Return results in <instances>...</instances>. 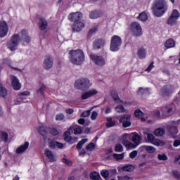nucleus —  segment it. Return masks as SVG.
<instances>
[{"instance_id": "9", "label": "nucleus", "mask_w": 180, "mask_h": 180, "mask_svg": "<svg viewBox=\"0 0 180 180\" xmlns=\"http://www.w3.org/2000/svg\"><path fill=\"white\" fill-rule=\"evenodd\" d=\"M129 30L133 36H136V37H139L143 34L141 25L137 22H133L129 26Z\"/></svg>"}, {"instance_id": "36", "label": "nucleus", "mask_w": 180, "mask_h": 180, "mask_svg": "<svg viewBox=\"0 0 180 180\" xmlns=\"http://www.w3.org/2000/svg\"><path fill=\"white\" fill-rule=\"evenodd\" d=\"M0 141H8V133L5 131L0 132Z\"/></svg>"}, {"instance_id": "26", "label": "nucleus", "mask_w": 180, "mask_h": 180, "mask_svg": "<svg viewBox=\"0 0 180 180\" xmlns=\"http://www.w3.org/2000/svg\"><path fill=\"white\" fill-rule=\"evenodd\" d=\"M174 46H175V41H174L173 39H169L165 43V47L166 49H172V47H174Z\"/></svg>"}, {"instance_id": "16", "label": "nucleus", "mask_w": 180, "mask_h": 180, "mask_svg": "<svg viewBox=\"0 0 180 180\" xmlns=\"http://www.w3.org/2000/svg\"><path fill=\"white\" fill-rule=\"evenodd\" d=\"M9 28L8 27V24L6 22H0V37H5L8 34V31Z\"/></svg>"}, {"instance_id": "30", "label": "nucleus", "mask_w": 180, "mask_h": 180, "mask_svg": "<svg viewBox=\"0 0 180 180\" xmlns=\"http://www.w3.org/2000/svg\"><path fill=\"white\" fill-rule=\"evenodd\" d=\"M143 150H146V151H147V153H149L150 154H153L154 153H155L156 149L155 148L153 147V146H143Z\"/></svg>"}, {"instance_id": "50", "label": "nucleus", "mask_w": 180, "mask_h": 180, "mask_svg": "<svg viewBox=\"0 0 180 180\" xmlns=\"http://www.w3.org/2000/svg\"><path fill=\"white\" fill-rule=\"evenodd\" d=\"M45 89H46V86H44V85L42 84V85L40 86V88L37 90V94H38L39 95H43V94H44Z\"/></svg>"}, {"instance_id": "46", "label": "nucleus", "mask_w": 180, "mask_h": 180, "mask_svg": "<svg viewBox=\"0 0 180 180\" xmlns=\"http://www.w3.org/2000/svg\"><path fill=\"white\" fill-rule=\"evenodd\" d=\"M74 134H81L82 133V127L80 126H77L73 129Z\"/></svg>"}, {"instance_id": "24", "label": "nucleus", "mask_w": 180, "mask_h": 180, "mask_svg": "<svg viewBox=\"0 0 180 180\" xmlns=\"http://www.w3.org/2000/svg\"><path fill=\"white\" fill-rule=\"evenodd\" d=\"M105 43L106 41L103 39H97L94 41V49H101Z\"/></svg>"}, {"instance_id": "3", "label": "nucleus", "mask_w": 180, "mask_h": 180, "mask_svg": "<svg viewBox=\"0 0 180 180\" xmlns=\"http://www.w3.org/2000/svg\"><path fill=\"white\" fill-rule=\"evenodd\" d=\"M168 6L165 0H157L153 6V14L160 18L162 16L165 12H167Z\"/></svg>"}, {"instance_id": "31", "label": "nucleus", "mask_w": 180, "mask_h": 180, "mask_svg": "<svg viewBox=\"0 0 180 180\" xmlns=\"http://www.w3.org/2000/svg\"><path fill=\"white\" fill-rule=\"evenodd\" d=\"M135 116L136 117H141V122H146V118L143 117L144 116V114L143 112L140 110H136L135 111Z\"/></svg>"}, {"instance_id": "34", "label": "nucleus", "mask_w": 180, "mask_h": 180, "mask_svg": "<svg viewBox=\"0 0 180 180\" xmlns=\"http://www.w3.org/2000/svg\"><path fill=\"white\" fill-rule=\"evenodd\" d=\"M134 169V167L131 165H128L122 167V171L124 172H131Z\"/></svg>"}, {"instance_id": "7", "label": "nucleus", "mask_w": 180, "mask_h": 180, "mask_svg": "<svg viewBox=\"0 0 180 180\" xmlns=\"http://www.w3.org/2000/svg\"><path fill=\"white\" fill-rule=\"evenodd\" d=\"M20 33L14 34L11 40L8 43V47L11 51H15L16 49H18V46H19V43L20 42Z\"/></svg>"}, {"instance_id": "19", "label": "nucleus", "mask_w": 180, "mask_h": 180, "mask_svg": "<svg viewBox=\"0 0 180 180\" xmlns=\"http://www.w3.org/2000/svg\"><path fill=\"white\" fill-rule=\"evenodd\" d=\"M45 155L49 159L51 162H56L57 158L53 155V152L49 149L45 150Z\"/></svg>"}, {"instance_id": "10", "label": "nucleus", "mask_w": 180, "mask_h": 180, "mask_svg": "<svg viewBox=\"0 0 180 180\" xmlns=\"http://www.w3.org/2000/svg\"><path fill=\"white\" fill-rule=\"evenodd\" d=\"M143 134L146 135L148 143H151L154 146H157L158 147H162L165 144V143L162 141L155 139V136L153 134H150L146 131H143Z\"/></svg>"}, {"instance_id": "29", "label": "nucleus", "mask_w": 180, "mask_h": 180, "mask_svg": "<svg viewBox=\"0 0 180 180\" xmlns=\"http://www.w3.org/2000/svg\"><path fill=\"white\" fill-rule=\"evenodd\" d=\"M71 129H72L71 127H70V129H68L64 134V140L65 141H71V134H70V131Z\"/></svg>"}, {"instance_id": "44", "label": "nucleus", "mask_w": 180, "mask_h": 180, "mask_svg": "<svg viewBox=\"0 0 180 180\" xmlns=\"http://www.w3.org/2000/svg\"><path fill=\"white\" fill-rule=\"evenodd\" d=\"M170 16L178 20L180 16L179 11L176 9L173 10Z\"/></svg>"}, {"instance_id": "56", "label": "nucleus", "mask_w": 180, "mask_h": 180, "mask_svg": "<svg viewBox=\"0 0 180 180\" xmlns=\"http://www.w3.org/2000/svg\"><path fill=\"white\" fill-rule=\"evenodd\" d=\"M113 157L115 160H123V158L124 157V155L123 154H116V153H115L113 155Z\"/></svg>"}, {"instance_id": "52", "label": "nucleus", "mask_w": 180, "mask_h": 180, "mask_svg": "<svg viewBox=\"0 0 180 180\" xmlns=\"http://www.w3.org/2000/svg\"><path fill=\"white\" fill-rule=\"evenodd\" d=\"M101 174L103 178H108V176H109V171L107 169L102 170Z\"/></svg>"}, {"instance_id": "15", "label": "nucleus", "mask_w": 180, "mask_h": 180, "mask_svg": "<svg viewBox=\"0 0 180 180\" xmlns=\"http://www.w3.org/2000/svg\"><path fill=\"white\" fill-rule=\"evenodd\" d=\"M10 79L11 81V85L15 91H19L20 89L21 84L19 82V79L16 76L11 75L10 76Z\"/></svg>"}, {"instance_id": "18", "label": "nucleus", "mask_w": 180, "mask_h": 180, "mask_svg": "<svg viewBox=\"0 0 180 180\" xmlns=\"http://www.w3.org/2000/svg\"><path fill=\"white\" fill-rule=\"evenodd\" d=\"M84 27L85 25H84V22H82V21H79L74 23L72 30L74 32H81Z\"/></svg>"}, {"instance_id": "17", "label": "nucleus", "mask_w": 180, "mask_h": 180, "mask_svg": "<svg viewBox=\"0 0 180 180\" xmlns=\"http://www.w3.org/2000/svg\"><path fill=\"white\" fill-rule=\"evenodd\" d=\"M131 117L129 115L122 117L120 119V123H122L123 127H130L131 126V122H130Z\"/></svg>"}, {"instance_id": "33", "label": "nucleus", "mask_w": 180, "mask_h": 180, "mask_svg": "<svg viewBox=\"0 0 180 180\" xmlns=\"http://www.w3.org/2000/svg\"><path fill=\"white\" fill-rule=\"evenodd\" d=\"M101 12L99 11H92L89 17L91 19H98V18H101Z\"/></svg>"}, {"instance_id": "37", "label": "nucleus", "mask_w": 180, "mask_h": 180, "mask_svg": "<svg viewBox=\"0 0 180 180\" xmlns=\"http://www.w3.org/2000/svg\"><path fill=\"white\" fill-rule=\"evenodd\" d=\"M115 111L117 112V113H126L127 112V110L123 107V105H120L117 107H115Z\"/></svg>"}, {"instance_id": "42", "label": "nucleus", "mask_w": 180, "mask_h": 180, "mask_svg": "<svg viewBox=\"0 0 180 180\" xmlns=\"http://www.w3.org/2000/svg\"><path fill=\"white\" fill-rule=\"evenodd\" d=\"M172 90L171 89V87L167 86L162 90V95L163 96H165L167 95H169V94H172Z\"/></svg>"}, {"instance_id": "11", "label": "nucleus", "mask_w": 180, "mask_h": 180, "mask_svg": "<svg viewBox=\"0 0 180 180\" xmlns=\"http://www.w3.org/2000/svg\"><path fill=\"white\" fill-rule=\"evenodd\" d=\"M54 65V58L50 55H46L43 60V68L46 71L51 70Z\"/></svg>"}, {"instance_id": "5", "label": "nucleus", "mask_w": 180, "mask_h": 180, "mask_svg": "<svg viewBox=\"0 0 180 180\" xmlns=\"http://www.w3.org/2000/svg\"><path fill=\"white\" fill-rule=\"evenodd\" d=\"M122 38L117 35H114L111 37L110 50L111 51H119L120 46H122Z\"/></svg>"}, {"instance_id": "38", "label": "nucleus", "mask_w": 180, "mask_h": 180, "mask_svg": "<svg viewBox=\"0 0 180 180\" xmlns=\"http://www.w3.org/2000/svg\"><path fill=\"white\" fill-rule=\"evenodd\" d=\"M139 20H141V22H146L148 19V15H147V13L146 12H142L139 14Z\"/></svg>"}, {"instance_id": "21", "label": "nucleus", "mask_w": 180, "mask_h": 180, "mask_svg": "<svg viewBox=\"0 0 180 180\" xmlns=\"http://www.w3.org/2000/svg\"><path fill=\"white\" fill-rule=\"evenodd\" d=\"M27 148H29V142H25L23 145H21L16 150L17 154H22V153H25Z\"/></svg>"}, {"instance_id": "35", "label": "nucleus", "mask_w": 180, "mask_h": 180, "mask_svg": "<svg viewBox=\"0 0 180 180\" xmlns=\"http://www.w3.org/2000/svg\"><path fill=\"white\" fill-rule=\"evenodd\" d=\"M8 95V91H6V89L2 86L1 84H0V96H3V98H5Z\"/></svg>"}, {"instance_id": "58", "label": "nucleus", "mask_w": 180, "mask_h": 180, "mask_svg": "<svg viewBox=\"0 0 180 180\" xmlns=\"http://www.w3.org/2000/svg\"><path fill=\"white\" fill-rule=\"evenodd\" d=\"M97 117H98V112H96V111H93V112H91V119L92 120H95L96 119H97Z\"/></svg>"}, {"instance_id": "63", "label": "nucleus", "mask_w": 180, "mask_h": 180, "mask_svg": "<svg viewBox=\"0 0 180 180\" xmlns=\"http://www.w3.org/2000/svg\"><path fill=\"white\" fill-rule=\"evenodd\" d=\"M131 136V134H124L122 136V139L123 140V141L124 140H127L128 139H130Z\"/></svg>"}, {"instance_id": "43", "label": "nucleus", "mask_w": 180, "mask_h": 180, "mask_svg": "<svg viewBox=\"0 0 180 180\" xmlns=\"http://www.w3.org/2000/svg\"><path fill=\"white\" fill-rule=\"evenodd\" d=\"M90 178L93 180H98L99 178H101V176L99 175V173L93 172L90 174Z\"/></svg>"}, {"instance_id": "55", "label": "nucleus", "mask_w": 180, "mask_h": 180, "mask_svg": "<svg viewBox=\"0 0 180 180\" xmlns=\"http://www.w3.org/2000/svg\"><path fill=\"white\" fill-rule=\"evenodd\" d=\"M115 151L120 153V152L123 151V146L118 143L115 146Z\"/></svg>"}, {"instance_id": "23", "label": "nucleus", "mask_w": 180, "mask_h": 180, "mask_svg": "<svg viewBox=\"0 0 180 180\" xmlns=\"http://www.w3.org/2000/svg\"><path fill=\"white\" fill-rule=\"evenodd\" d=\"M39 25L40 30H46V29H47V26H49L47 20H46L44 18H41L39 20Z\"/></svg>"}, {"instance_id": "45", "label": "nucleus", "mask_w": 180, "mask_h": 180, "mask_svg": "<svg viewBox=\"0 0 180 180\" xmlns=\"http://www.w3.org/2000/svg\"><path fill=\"white\" fill-rule=\"evenodd\" d=\"M88 142V139H84L82 141H79V143H77V150H81V148H82V146H84V144H85V143Z\"/></svg>"}, {"instance_id": "20", "label": "nucleus", "mask_w": 180, "mask_h": 180, "mask_svg": "<svg viewBox=\"0 0 180 180\" xmlns=\"http://www.w3.org/2000/svg\"><path fill=\"white\" fill-rule=\"evenodd\" d=\"M20 36H21L24 43H30V37L27 36V32L26 30H22L20 32Z\"/></svg>"}, {"instance_id": "4", "label": "nucleus", "mask_w": 180, "mask_h": 180, "mask_svg": "<svg viewBox=\"0 0 180 180\" xmlns=\"http://www.w3.org/2000/svg\"><path fill=\"white\" fill-rule=\"evenodd\" d=\"M92 86V83L88 78H79L75 82V88L80 89V91H85Z\"/></svg>"}, {"instance_id": "32", "label": "nucleus", "mask_w": 180, "mask_h": 180, "mask_svg": "<svg viewBox=\"0 0 180 180\" xmlns=\"http://www.w3.org/2000/svg\"><path fill=\"white\" fill-rule=\"evenodd\" d=\"M122 144L127 147V148H135L136 145L134 143H131L130 141L127 140H124L122 141Z\"/></svg>"}, {"instance_id": "57", "label": "nucleus", "mask_w": 180, "mask_h": 180, "mask_svg": "<svg viewBox=\"0 0 180 180\" xmlns=\"http://www.w3.org/2000/svg\"><path fill=\"white\" fill-rule=\"evenodd\" d=\"M172 174H173V176H174V178H176V179H180V173H179V172H178L176 170H173Z\"/></svg>"}, {"instance_id": "14", "label": "nucleus", "mask_w": 180, "mask_h": 180, "mask_svg": "<svg viewBox=\"0 0 180 180\" xmlns=\"http://www.w3.org/2000/svg\"><path fill=\"white\" fill-rule=\"evenodd\" d=\"M68 18H69V20H70V22H74V23L81 22V19H82V13L81 12L71 13L69 15Z\"/></svg>"}, {"instance_id": "1", "label": "nucleus", "mask_w": 180, "mask_h": 180, "mask_svg": "<svg viewBox=\"0 0 180 180\" xmlns=\"http://www.w3.org/2000/svg\"><path fill=\"white\" fill-rule=\"evenodd\" d=\"M70 61L75 65H81L85 61V53L81 49L71 50L69 52Z\"/></svg>"}, {"instance_id": "47", "label": "nucleus", "mask_w": 180, "mask_h": 180, "mask_svg": "<svg viewBox=\"0 0 180 180\" xmlns=\"http://www.w3.org/2000/svg\"><path fill=\"white\" fill-rule=\"evenodd\" d=\"M158 158L160 160V161H167V160H168V157L165 154H159L158 155Z\"/></svg>"}, {"instance_id": "2", "label": "nucleus", "mask_w": 180, "mask_h": 180, "mask_svg": "<svg viewBox=\"0 0 180 180\" xmlns=\"http://www.w3.org/2000/svg\"><path fill=\"white\" fill-rule=\"evenodd\" d=\"M46 127L41 126L39 128V133L44 137V143H48V146L51 148H63V143L54 141V139H48L47 131H46Z\"/></svg>"}, {"instance_id": "64", "label": "nucleus", "mask_w": 180, "mask_h": 180, "mask_svg": "<svg viewBox=\"0 0 180 180\" xmlns=\"http://www.w3.org/2000/svg\"><path fill=\"white\" fill-rule=\"evenodd\" d=\"M174 163L175 164H179V165H180V155L175 156Z\"/></svg>"}, {"instance_id": "40", "label": "nucleus", "mask_w": 180, "mask_h": 180, "mask_svg": "<svg viewBox=\"0 0 180 180\" xmlns=\"http://www.w3.org/2000/svg\"><path fill=\"white\" fill-rule=\"evenodd\" d=\"M116 124V122L112 120V117L107 118L106 127H113Z\"/></svg>"}, {"instance_id": "12", "label": "nucleus", "mask_w": 180, "mask_h": 180, "mask_svg": "<svg viewBox=\"0 0 180 180\" xmlns=\"http://www.w3.org/2000/svg\"><path fill=\"white\" fill-rule=\"evenodd\" d=\"M90 58L91 61L98 67H103L106 65V60H105V58L103 56L91 54L90 55Z\"/></svg>"}, {"instance_id": "41", "label": "nucleus", "mask_w": 180, "mask_h": 180, "mask_svg": "<svg viewBox=\"0 0 180 180\" xmlns=\"http://www.w3.org/2000/svg\"><path fill=\"white\" fill-rule=\"evenodd\" d=\"M148 94H150L148 89H143L141 87L138 91V95H148Z\"/></svg>"}, {"instance_id": "60", "label": "nucleus", "mask_w": 180, "mask_h": 180, "mask_svg": "<svg viewBox=\"0 0 180 180\" xmlns=\"http://www.w3.org/2000/svg\"><path fill=\"white\" fill-rule=\"evenodd\" d=\"M15 105H20L23 102V98H20V95L19 94L18 98L15 101Z\"/></svg>"}, {"instance_id": "59", "label": "nucleus", "mask_w": 180, "mask_h": 180, "mask_svg": "<svg viewBox=\"0 0 180 180\" xmlns=\"http://www.w3.org/2000/svg\"><path fill=\"white\" fill-rule=\"evenodd\" d=\"M139 152H137V150H134L132 151L130 154H129V157L130 158H136V157H137V154Z\"/></svg>"}, {"instance_id": "49", "label": "nucleus", "mask_w": 180, "mask_h": 180, "mask_svg": "<svg viewBox=\"0 0 180 180\" xmlns=\"http://www.w3.org/2000/svg\"><path fill=\"white\" fill-rule=\"evenodd\" d=\"M110 95L114 99V101H117V99H119V96L117 95V93L116 92V91L115 90L111 91Z\"/></svg>"}, {"instance_id": "6", "label": "nucleus", "mask_w": 180, "mask_h": 180, "mask_svg": "<svg viewBox=\"0 0 180 180\" xmlns=\"http://www.w3.org/2000/svg\"><path fill=\"white\" fill-rule=\"evenodd\" d=\"M180 124V120L177 121H172L167 126V134L170 137H175L178 134V127Z\"/></svg>"}, {"instance_id": "51", "label": "nucleus", "mask_w": 180, "mask_h": 180, "mask_svg": "<svg viewBox=\"0 0 180 180\" xmlns=\"http://www.w3.org/2000/svg\"><path fill=\"white\" fill-rule=\"evenodd\" d=\"M118 180H133V179L127 175L125 176H118Z\"/></svg>"}, {"instance_id": "54", "label": "nucleus", "mask_w": 180, "mask_h": 180, "mask_svg": "<svg viewBox=\"0 0 180 180\" xmlns=\"http://www.w3.org/2000/svg\"><path fill=\"white\" fill-rule=\"evenodd\" d=\"M91 110H92V109L83 112L80 115L81 117H88V116H89V115H91Z\"/></svg>"}, {"instance_id": "25", "label": "nucleus", "mask_w": 180, "mask_h": 180, "mask_svg": "<svg viewBox=\"0 0 180 180\" xmlns=\"http://www.w3.org/2000/svg\"><path fill=\"white\" fill-rule=\"evenodd\" d=\"M147 56V52L143 48H140L137 51V56L141 59L143 60Z\"/></svg>"}, {"instance_id": "39", "label": "nucleus", "mask_w": 180, "mask_h": 180, "mask_svg": "<svg viewBox=\"0 0 180 180\" xmlns=\"http://www.w3.org/2000/svg\"><path fill=\"white\" fill-rule=\"evenodd\" d=\"M176 20H177L176 18L171 17L170 15L167 21V24L169 25L170 26H174V25H176Z\"/></svg>"}, {"instance_id": "48", "label": "nucleus", "mask_w": 180, "mask_h": 180, "mask_svg": "<svg viewBox=\"0 0 180 180\" xmlns=\"http://www.w3.org/2000/svg\"><path fill=\"white\" fill-rule=\"evenodd\" d=\"M65 119V116L63 113L58 114L56 117V120L58 122H61V120H64Z\"/></svg>"}, {"instance_id": "27", "label": "nucleus", "mask_w": 180, "mask_h": 180, "mask_svg": "<svg viewBox=\"0 0 180 180\" xmlns=\"http://www.w3.org/2000/svg\"><path fill=\"white\" fill-rule=\"evenodd\" d=\"M161 113L162 116H167V115H171L174 111L172 108H167V107L162 108Z\"/></svg>"}, {"instance_id": "62", "label": "nucleus", "mask_w": 180, "mask_h": 180, "mask_svg": "<svg viewBox=\"0 0 180 180\" xmlns=\"http://www.w3.org/2000/svg\"><path fill=\"white\" fill-rule=\"evenodd\" d=\"M50 133L51 134H52L53 136H57L58 134V131L57 129L52 128L50 129Z\"/></svg>"}, {"instance_id": "53", "label": "nucleus", "mask_w": 180, "mask_h": 180, "mask_svg": "<svg viewBox=\"0 0 180 180\" xmlns=\"http://www.w3.org/2000/svg\"><path fill=\"white\" fill-rule=\"evenodd\" d=\"M86 150H89V151H94L95 150V143H91L87 145Z\"/></svg>"}, {"instance_id": "8", "label": "nucleus", "mask_w": 180, "mask_h": 180, "mask_svg": "<svg viewBox=\"0 0 180 180\" xmlns=\"http://www.w3.org/2000/svg\"><path fill=\"white\" fill-rule=\"evenodd\" d=\"M20 33L14 34L11 40L8 43V47L11 51H15L16 49H18V46H19V43L20 42Z\"/></svg>"}, {"instance_id": "28", "label": "nucleus", "mask_w": 180, "mask_h": 180, "mask_svg": "<svg viewBox=\"0 0 180 180\" xmlns=\"http://www.w3.org/2000/svg\"><path fill=\"white\" fill-rule=\"evenodd\" d=\"M154 134L158 137H161V136H164V134H165V130L162 128L156 129L154 131Z\"/></svg>"}, {"instance_id": "22", "label": "nucleus", "mask_w": 180, "mask_h": 180, "mask_svg": "<svg viewBox=\"0 0 180 180\" xmlns=\"http://www.w3.org/2000/svg\"><path fill=\"white\" fill-rule=\"evenodd\" d=\"M131 141H133V143H134V144H136L135 145L136 147H137V146H139V144H140V140L141 139V138L139 136V134H131Z\"/></svg>"}, {"instance_id": "13", "label": "nucleus", "mask_w": 180, "mask_h": 180, "mask_svg": "<svg viewBox=\"0 0 180 180\" xmlns=\"http://www.w3.org/2000/svg\"><path fill=\"white\" fill-rule=\"evenodd\" d=\"M95 95H98V90H96V89H91L87 91L82 92L81 98L83 101H85L89 98H91V96H95Z\"/></svg>"}, {"instance_id": "61", "label": "nucleus", "mask_w": 180, "mask_h": 180, "mask_svg": "<svg viewBox=\"0 0 180 180\" xmlns=\"http://www.w3.org/2000/svg\"><path fill=\"white\" fill-rule=\"evenodd\" d=\"M30 96V92L29 91H23L20 94V98H23V96Z\"/></svg>"}]
</instances>
